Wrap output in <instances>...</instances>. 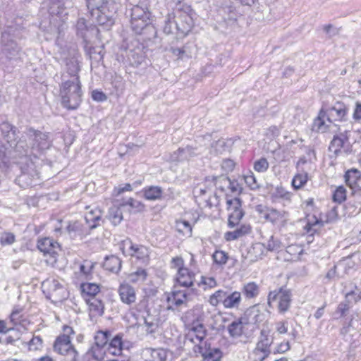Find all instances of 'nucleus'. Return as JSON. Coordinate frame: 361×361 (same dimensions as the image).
Listing matches in <instances>:
<instances>
[{"label":"nucleus","instance_id":"nucleus-1","mask_svg":"<svg viewBox=\"0 0 361 361\" xmlns=\"http://www.w3.org/2000/svg\"><path fill=\"white\" fill-rule=\"evenodd\" d=\"M0 130L4 140L16 156L23 159L19 163L20 174L16 178V183L20 188L37 185L39 179L37 161H39V155L50 147L49 135L33 127L26 126L20 137L18 128L8 121L1 124Z\"/></svg>","mask_w":361,"mask_h":361},{"label":"nucleus","instance_id":"nucleus-2","mask_svg":"<svg viewBox=\"0 0 361 361\" xmlns=\"http://www.w3.org/2000/svg\"><path fill=\"white\" fill-rule=\"evenodd\" d=\"M126 14L130 18L132 30L137 35H142L143 40L150 41L157 37V30L152 23L151 13L145 1L135 5L130 4Z\"/></svg>","mask_w":361,"mask_h":361},{"label":"nucleus","instance_id":"nucleus-3","mask_svg":"<svg viewBox=\"0 0 361 361\" xmlns=\"http://www.w3.org/2000/svg\"><path fill=\"white\" fill-rule=\"evenodd\" d=\"M67 75H62L63 82L60 88V96L62 106L68 109H76L82 101V92L78 77L72 80H66Z\"/></svg>","mask_w":361,"mask_h":361},{"label":"nucleus","instance_id":"nucleus-4","mask_svg":"<svg viewBox=\"0 0 361 361\" xmlns=\"http://www.w3.org/2000/svg\"><path fill=\"white\" fill-rule=\"evenodd\" d=\"M194 12L190 6H183L182 8L176 11L175 16V28L178 35L182 37L186 36L192 30L194 21Z\"/></svg>","mask_w":361,"mask_h":361},{"label":"nucleus","instance_id":"nucleus-5","mask_svg":"<svg viewBox=\"0 0 361 361\" xmlns=\"http://www.w3.org/2000/svg\"><path fill=\"white\" fill-rule=\"evenodd\" d=\"M277 301V309L280 314H285L290 307L292 302V292L290 289L282 286L278 290L270 291L267 297L269 307L273 308V302Z\"/></svg>","mask_w":361,"mask_h":361},{"label":"nucleus","instance_id":"nucleus-6","mask_svg":"<svg viewBox=\"0 0 361 361\" xmlns=\"http://www.w3.org/2000/svg\"><path fill=\"white\" fill-rule=\"evenodd\" d=\"M37 248L47 257V263L54 267L57 262L59 252L61 250L59 243L52 238H44L38 240Z\"/></svg>","mask_w":361,"mask_h":361},{"label":"nucleus","instance_id":"nucleus-7","mask_svg":"<svg viewBox=\"0 0 361 361\" xmlns=\"http://www.w3.org/2000/svg\"><path fill=\"white\" fill-rule=\"evenodd\" d=\"M1 50L6 58L11 61L20 60L22 48L13 39L10 33L4 32L1 35Z\"/></svg>","mask_w":361,"mask_h":361},{"label":"nucleus","instance_id":"nucleus-8","mask_svg":"<svg viewBox=\"0 0 361 361\" xmlns=\"http://www.w3.org/2000/svg\"><path fill=\"white\" fill-rule=\"evenodd\" d=\"M190 295V294L188 290H180L174 286L173 290L167 293L166 300L169 305L166 307V310L175 311L182 306L188 307Z\"/></svg>","mask_w":361,"mask_h":361},{"label":"nucleus","instance_id":"nucleus-9","mask_svg":"<svg viewBox=\"0 0 361 361\" xmlns=\"http://www.w3.org/2000/svg\"><path fill=\"white\" fill-rule=\"evenodd\" d=\"M329 150L336 157L342 154H349L352 152V145L349 141V133L345 131L335 135L330 142Z\"/></svg>","mask_w":361,"mask_h":361},{"label":"nucleus","instance_id":"nucleus-10","mask_svg":"<svg viewBox=\"0 0 361 361\" xmlns=\"http://www.w3.org/2000/svg\"><path fill=\"white\" fill-rule=\"evenodd\" d=\"M145 47L138 40H133L126 49V57L132 66H138L145 59Z\"/></svg>","mask_w":361,"mask_h":361},{"label":"nucleus","instance_id":"nucleus-11","mask_svg":"<svg viewBox=\"0 0 361 361\" xmlns=\"http://www.w3.org/2000/svg\"><path fill=\"white\" fill-rule=\"evenodd\" d=\"M92 18H94V22L99 25H105L106 27L113 25V20L106 13L107 0H92Z\"/></svg>","mask_w":361,"mask_h":361},{"label":"nucleus","instance_id":"nucleus-12","mask_svg":"<svg viewBox=\"0 0 361 361\" xmlns=\"http://www.w3.org/2000/svg\"><path fill=\"white\" fill-rule=\"evenodd\" d=\"M322 109L324 110L326 115V120L330 123L333 121H347L348 109L343 102H337L331 106L324 104Z\"/></svg>","mask_w":361,"mask_h":361},{"label":"nucleus","instance_id":"nucleus-13","mask_svg":"<svg viewBox=\"0 0 361 361\" xmlns=\"http://www.w3.org/2000/svg\"><path fill=\"white\" fill-rule=\"evenodd\" d=\"M264 331H261L262 338L257 343L256 348L249 355L250 361H264L271 353L270 345L271 341L268 336L264 335Z\"/></svg>","mask_w":361,"mask_h":361},{"label":"nucleus","instance_id":"nucleus-14","mask_svg":"<svg viewBox=\"0 0 361 361\" xmlns=\"http://www.w3.org/2000/svg\"><path fill=\"white\" fill-rule=\"evenodd\" d=\"M90 27L87 19L83 17L78 18L75 25L76 36L78 39H81L85 53L90 58Z\"/></svg>","mask_w":361,"mask_h":361},{"label":"nucleus","instance_id":"nucleus-15","mask_svg":"<svg viewBox=\"0 0 361 361\" xmlns=\"http://www.w3.org/2000/svg\"><path fill=\"white\" fill-rule=\"evenodd\" d=\"M118 293L121 301L128 305H131L136 301V293L135 288L128 283H121L118 287Z\"/></svg>","mask_w":361,"mask_h":361},{"label":"nucleus","instance_id":"nucleus-16","mask_svg":"<svg viewBox=\"0 0 361 361\" xmlns=\"http://www.w3.org/2000/svg\"><path fill=\"white\" fill-rule=\"evenodd\" d=\"M54 350L63 355L66 353L74 355V348L68 335H61L56 338L54 344Z\"/></svg>","mask_w":361,"mask_h":361},{"label":"nucleus","instance_id":"nucleus-17","mask_svg":"<svg viewBox=\"0 0 361 361\" xmlns=\"http://www.w3.org/2000/svg\"><path fill=\"white\" fill-rule=\"evenodd\" d=\"M176 281L180 286L191 288L194 286L195 274L188 268L181 269L177 271Z\"/></svg>","mask_w":361,"mask_h":361},{"label":"nucleus","instance_id":"nucleus-18","mask_svg":"<svg viewBox=\"0 0 361 361\" xmlns=\"http://www.w3.org/2000/svg\"><path fill=\"white\" fill-rule=\"evenodd\" d=\"M206 329L204 326L199 323L198 321H194L192 324V327L186 334V339L189 340L193 343H196L195 341L193 340V336H195V338L198 343H201L206 336Z\"/></svg>","mask_w":361,"mask_h":361},{"label":"nucleus","instance_id":"nucleus-19","mask_svg":"<svg viewBox=\"0 0 361 361\" xmlns=\"http://www.w3.org/2000/svg\"><path fill=\"white\" fill-rule=\"evenodd\" d=\"M142 356L145 361H166L167 352L163 348H145L142 352Z\"/></svg>","mask_w":361,"mask_h":361},{"label":"nucleus","instance_id":"nucleus-20","mask_svg":"<svg viewBox=\"0 0 361 361\" xmlns=\"http://www.w3.org/2000/svg\"><path fill=\"white\" fill-rule=\"evenodd\" d=\"M125 243H128L130 244L129 255L135 257L137 259L142 260L143 262H145L149 259V252L147 247L141 245L133 244L130 240H126Z\"/></svg>","mask_w":361,"mask_h":361},{"label":"nucleus","instance_id":"nucleus-21","mask_svg":"<svg viewBox=\"0 0 361 361\" xmlns=\"http://www.w3.org/2000/svg\"><path fill=\"white\" fill-rule=\"evenodd\" d=\"M49 13L50 15L59 17L68 15L66 10L68 6L67 4H70V3L67 0H49Z\"/></svg>","mask_w":361,"mask_h":361},{"label":"nucleus","instance_id":"nucleus-22","mask_svg":"<svg viewBox=\"0 0 361 361\" xmlns=\"http://www.w3.org/2000/svg\"><path fill=\"white\" fill-rule=\"evenodd\" d=\"M197 148L187 146L185 148H179L173 155V159L178 161L189 160L197 155Z\"/></svg>","mask_w":361,"mask_h":361},{"label":"nucleus","instance_id":"nucleus-23","mask_svg":"<svg viewBox=\"0 0 361 361\" xmlns=\"http://www.w3.org/2000/svg\"><path fill=\"white\" fill-rule=\"evenodd\" d=\"M326 115L324 110L322 108L319 110L318 116L314 119L312 130L317 133H325L329 130V125L325 122Z\"/></svg>","mask_w":361,"mask_h":361},{"label":"nucleus","instance_id":"nucleus-24","mask_svg":"<svg viewBox=\"0 0 361 361\" xmlns=\"http://www.w3.org/2000/svg\"><path fill=\"white\" fill-rule=\"evenodd\" d=\"M245 316L247 317V322L254 324H259L262 322L264 319L265 315L262 312L257 305H254L249 308L245 312Z\"/></svg>","mask_w":361,"mask_h":361},{"label":"nucleus","instance_id":"nucleus-25","mask_svg":"<svg viewBox=\"0 0 361 361\" xmlns=\"http://www.w3.org/2000/svg\"><path fill=\"white\" fill-rule=\"evenodd\" d=\"M251 232V226L247 224H243L233 231H227L224 233V239L226 241L237 240Z\"/></svg>","mask_w":361,"mask_h":361},{"label":"nucleus","instance_id":"nucleus-26","mask_svg":"<svg viewBox=\"0 0 361 361\" xmlns=\"http://www.w3.org/2000/svg\"><path fill=\"white\" fill-rule=\"evenodd\" d=\"M121 260L117 256H106L103 267L112 273L117 274L121 269Z\"/></svg>","mask_w":361,"mask_h":361},{"label":"nucleus","instance_id":"nucleus-27","mask_svg":"<svg viewBox=\"0 0 361 361\" xmlns=\"http://www.w3.org/2000/svg\"><path fill=\"white\" fill-rule=\"evenodd\" d=\"M346 184L352 188L360 187L361 182V172L356 169L348 170L344 176Z\"/></svg>","mask_w":361,"mask_h":361},{"label":"nucleus","instance_id":"nucleus-28","mask_svg":"<svg viewBox=\"0 0 361 361\" xmlns=\"http://www.w3.org/2000/svg\"><path fill=\"white\" fill-rule=\"evenodd\" d=\"M243 324H246V322H243V318H240L228 324L227 329L230 336L233 338L240 337L243 332Z\"/></svg>","mask_w":361,"mask_h":361},{"label":"nucleus","instance_id":"nucleus-29","mask_svg":"<svg viewBox=\"0 0 361 361\" xmlns=\"http://www.w3.org/2000/svg\"><path fill=\"white\" fill-rule=\"evenodd\" d=\"M142 192L145 199L148 200H156L161 197L163 190L159 186H149L145 188Z\"/></svg>","mask_w":361,"mask_h":361},{"label":"nucleus","instance_id":"nucleus-30","mask_svg":"<svg viewBox=\"0 0 361 361\" xmlns=\"http://www.w3.org/2000/svg\"><path fill=\"white\" fill-rule=\"evenodd\" d=\"M107 349L112 355H120L123 349L122 336L121 334L116 335L109 343Z\"/></svg>","mask_w":361,"mask_h":361},{"label":"nucleus","instance_id":"nucleus-31","mask_svg":"<svg viewBox=\"0 0 361 361\" xmlns=\"http://www.w3.org/2000/svg\"><path fill=\"white\" fill-rule=\"evenodd\" d=\"M241 301V293L238 291L228 292L224 307L225 308L238 307Z\"/></svg>","mask_w":361,"mask_h":361},{"label":"nucleus","instance_id":"nucleus-32","mask_svg":"<svg viewBox=\"0 0 361 361\" xmlns=\"http://www.w3.org/2000/svg\"><path fill=\"white\" fill-rule=\"evenodd\" d=\"M66 70L68 75H70L72 80L74 77H78L77 73L79 71L78 61L76 58L72 57L66 59Z\"/></svg>","mask_w":361,"mask_h":361},{"label":"nucleus","instance_id":"nucleus-33","mask_svg":"<svg viewBox=\"0 0 361 361\" xmlns=\"http://www.w3.org/2000/svg\"><path fill=\"white\" fill-rule=\"evenodd\" d=\"M308 180V173L303 170L295 174L292 180L291 184L295 190L302 188Z\"/></svg>","mask_w":361,"mask_h":361},{"label":"nucleus","instance_id":"nucleus-34","mask_svg":"<svg viewBox=\"0 0 361 361\" xmlns=\"http://www.w3.org/2000/svg\"><path fill=\"white\" fill-rule=\"evenodd\" d=\"M242 291L246 298H255L259 293V287L255 282H249L243 286Z\"/></svg>","mask_w":361,"mask_h":361},{"label":"nucleus","instance_id":"nucleus-35","mask_svg":"<svg viewBox=\"0 0 361 361\" xmlns=\"http://www.w3.org/2000/svg\"><path fill=\"white\" fill-rule=\"evenodd\" d=\"M228 291L224 290H218L214 294H212L209 300V303L216 307L219 304L221 303L224 305Z\"/></svg>","mask_w":361,"mask_h":361},{"label":"nucleus","instance_id":"nucleus-36","mask_svg":"<svg viewBox=\"0 0 361 361\" xmlns=\"http://www.w3.org/2000/svg\"><path fill=\"white\" fill-rule=\"evenodd\" d=\"M110 334L109 331H98L95 334L94 339V345L98 348H102L104 347L109 341Z\"/></svg>","mask_w":361,"mask_h":361},{"label":"nucleus","instance_id":"nucleus-37","mask_svg":"<svg viewBox=\"0 0 361 361\" xmlns=\"http://www.w3.org/2000/svg\"><path fill=\"white\" fill-rule=\"evenodd\" d=\"M122 207H114L110 208L109 212V217L111 223L116 226L123 220V214L121 212Z\"/></svg>","mask_w":361,"mask_h":361},{"label":"nucleus","instance_id":"nucleus-38","mask_svg":"<svg viewBox=\"0 0 361 361\" xmlns=\"http://www.w3.org/2000/svg\"><path fill=\"white\" fill-rule=\"evenodd\" d=\"M147 276V273L145 269L139 268L137 271L131 273L128 276L130 282L136 283L140 282H144Z\"/></svg>","mask_w":361,"mask_h":361},{"label":"nucleus","instance_id":"nucleus-39","mask_svg":"<svg viewBox=\"0 0 361 361\" xmlns=\"http://www.w3.org/2000/svg\"><path fill=\"white\" fill-rule=\"evenodd\" d=\"M244 215L245 212L243 210H236L235 212H231L228 216V226L232 228L238 226Z\"/></svg>","mask_w":361,"mask_h":361},{"label":"nucleus","instance_id":"nucleus-40","mask_svg":"<svg viewBox=\"0 0 361 361\" xmlns=\"http://www.w3.org/2000/svg\"><path fill=\"white\" fill-rule=\"evenodd\" d=\"M121 207L130 206L131 209H134L135 212H140L144 210L145 205L141 202L129 197L127 200H123V202L119 204Z\"/></svg>","mask_w":361,"mask_h":361},{"label":"nucleus","instance_id":"nucleus-41","mask_svg":"<svg viewBox=\"0 0 361 361\" xmlns=\"http://www.w3.org/2000/svg\"><path fill=\"white\" fill-rule=\"evenodd\" d=\"M283 217V215L281 212L273 208H269L268 212H265V214L264 216V218L267 221L271 222L273 224H276Z\"/></svg>","mask_w":361,"mask_h":361},{"label":"nucleus","instance_id":"nucleus-42","mask_svg":"<svg viewBox=\"0 0 361 361\" xmlns=\"http://www.w3.org/2000/svg\"><path fill=\"white\" fill-rule=\"evenodd\" d=\"M222 353L219 348H212L207 350L204 354V361H219Z\"/></svg>","mask_w":361,"mask_h":361},{"label":"nucleus","instance_id":"nucleus-43","mask_svg":"<svg viewBox=\"0 0 361 361\" xmlns=\"http://www.w3.org/2000/svg\"><path fill=\"white\" fill-rule=\"evenodd\" d=\"M80 293L82 298L88 305L89 315L90 316V283L80 284Z\"/></svg>","mask_w":361,"mask_h":361},{"label":"nucleus","instance_id":"nucleus-44","mask_svg":"<svg viewBox=\"0 0 361 361\" xmlns=\"http://www.w3.org/2000/svg\"><path fill=\"white\" fill-rule=\"evenodd\" d=\"M243 179L245 184L250 190H255L260 188L259 184L257 183V179L252 171H249L246 175H244Z\"/></svg>","mask_w":361,"mask_h":361},{"label":"nucleus","instance_id":"nucleus-45","mask_svg":"<svg viewBox=\"0 0 361 361\" xmlns=\"http://www.w3.org/2000/svg\"><path fill=\"white\" fill-rule=\"evenodd\" d=\"M332 200L334 202L338 204L342 203L346 200V190L343 186H338L334 190Z\"/></svg>","mask_w":361,"mask_h":361},{"label":"nucleus","instance_id":"nucleus-46","mask_svg":"<svg viewBox=\"0 0 361 361\" xmlns=\"http://www.w3.org/2000/svg\"><path fill=\"white\" fill-rule=\"evenodd\" d=\"M177 231L183 234L192 235V226L190 224L185 220L176 221Z\"/></svg>","mask_w":361,"mask_h":361},{"label":"nucleus","instance_id":"nucleus-47","mask_svg":"<svg viewBox=\"0 0 361 361\" xmlns=\"http://www.w3.org/2000/svg\"><path fill=\"white\" fill-rule=\"evenodd\" d=\"M175 25V16L174 14H169L166 19L164 21V25L163 27V32L169 35L173 33V25Z\"/></svg>","mask_w":361,"mask_h":361},{"label":"nucleus","instance_id":"nucleus-48","mask_svg":"<svg viewBox=\"0 0 361 361\" xmlns=\"http://www.w3.org/2000/svg\"><path fill=\"white\" fill-rule=\"evenodd\" d=\"M221 180H224V185H226L227 188H229L232 192L240 193L241 192L242 188L237 180H231L229 178H221Z\"/></svg>","mask_w":361,"mask_h":361},{"label":"nucleus","instance_id":"nucleus-49","mask_svg":"<svg viewBox=\"0 0 361 361\" xmlns=\"http://www.w3.org/2000/svg\"><path fill=\"white\" fill-rule=\"evenodd\" d=\"M43 341L39 336H33L32 338L27 343L29 350H39L42 348Z\"/></svg>","mask_w":361,"mask_h":361},{"label":"nucleus","instance_id":"nucleus-50","mask_svg":"<svg viewBox=\"0 0 361 361\" xmlns=\"http://www.w3.org/2000/svg\"><path fill=\"white\" fill-rule=\"evenodd\" d=\"M359 259L360 254L359 253H353L351 255H349L346 258L343 259V262L345 263V272L348 274L350 269H355V262L352 260V259Z\"/></svg>","mask_w":361,"mask_h":361},{"label":"nucleus","instance_id":"nucleus-51","mask_svg":"<svg viewBox=\"0 0 361 361\" xmlns=\"http://www.w3.org/2000/svg\"><path fill=\"white\" fill-rule=\"evenodd\" d=\"M212 258L215 263L219 265H223L227 262L228 257L226 252L217 250L213 254Z\"/></svg>","mask_w":361,"mask_h":361},{"label":"nucleus","instance_id":"nucleus-52","mask_svg":"<svg viewBox=\"0 0 361 361\" xmlns=\"http://www.w3.org/2000/svg\"><path fill=\"white\" fill-rule=\"evenodd\" d=\"M92 310L94 312V315L101 317L104 312V305L102 300L94 299L92 300Z\"/></svg>","mask_w":361,"mask_h":361},{"label":"nucleus","instance_id":"nucleus-53","mask_svg":"<svg viewBox=\"0 0 361 361\" xmlns=\"http://www.w3.org/2000/svg\"><path fill=\"white\" fill-rule=\"evenodd\" d=\"M269 162L266 158H260L254 163V169L259 173H264L269 169Z\"/></svg>","mask_w":361,"mask_h":361},{"label":"nucleus","instance_id":"nucleus-54","mask_svg":"<svg viewBox=\"0 0 361 361\" xmlns=\"http://www.w3.org/2000/svg\"><path fill=\"white\" fill-rule=\"evenodd\" d=\"M226 204L228 210L235 212L236 210H243L241 209L242 201L240 198L234 197L233 199H227Z\"/></svg>","mask_w":361,"mask_h":361},{"label":"nucleus","instance_id":"nucleus-55","mask_svg":"<svg viewBox=\"0 0 361 361\" xmlns=\"http://www.w3.org/2000/svg\"><path fill=\"white\" fill-rule=\"evenodd\" d=\"M280 240L275 238L273 235L268 240L266 247L269 251H279L281 248Z\"/></svg>","mask_w":361,"mask_h":361},{"label":"nucleus","instance_id":"nucleus-56","mask_svg":"<svg viewBox=\"0 0 361 361\" xmlns=\"http://www.w3.org/2000/svg\"><path fill=\"white\" fill-rule=\"evenodd\" d=\"M67 232L71 235L73 233H78V234H82V224L78 221L73 223H69L66 226Z\"/></svg>","mask_w":361,"mask_h":361},{"label":"nucleus","instance_id":"nucleus-57","mask_svg":"<svg viewBox=\"0 0 361 361\" xmlns=\"http://www.w3.org/2000/svg\"><path fill=\"white\" fill-rule=\"evenodd\" d=\"M350 308L349 301L345 300L338 304L335 314H339V317H343L346 315Z\"/></svg>","mask_w":361,"mask_h":361},{"label":"nucleus","instance_id":"nucleus-58","mask_svg":"<svg viewBox=\"0 0 361 361\" xmlns=\"http://www.w3.org/2000/svg\"><path fill=\"white\" fill-rule=\"evenodd\" d=\"M16 240L15 235L12 233H4L1 237V244L2 245H9L13 244Z\"/></svg>","mask_w":361,"mask_h":361},{"label":"nucleus","instance_id":"nucleus-59","mask_svg":"<svg viewBox=\"0 0 361 361\" xmlns=\"http://www.w3.org/2000/svg\"><path fill=\"white\" fill-rule=\"evenodd\" d=\"M171 268L178 269V271L180 270L181 269L186 268L184 267L183 259L180 256H177V257L172 258L171 262Z\"/></svg>","mask_w":361,"mask_h":361},{"label":"nucleus","instance_id":"nucleus-60","mask_svg":"<svg viewBox=\"0 0 361 361\" xmlns=\"http://www.w3.org/2000/svg\"><path fill=\"white\" fill-rule=\"evenodd\" d=\"M221 178H228V176H226L224 175H221L219 176H213L212 180L214 183L215 186L216 188L219 189L221 191H224L225 189L227 188L226 185H224V180H221Z\"/></svg>","mask_w":361,"mask_h":361},{"label":"nucleus","instance_id":"nucleus-61","mask_svg":"<svg viewBox=\"0 0 361 361\" xmlns=\"http://www.w3.org/2000/svg\"><path fill=\"white\" fill-rule=\"evenodd\" d=\"M273 197L276 198L288 199L290 194L286 192L282 187H277L275 192L272 194Z\"/></svg>","mask_w":361,"mask_h":361},{"label":"nucleus","instance_id":"nucleus-62","mask_svg":"<svg viewBox=\"0 0 361 361\" xmlns=\"http://www.w3.org/2000/svg\"><path fill=\"white\" fill-rule=\"evenodd\" d=\"M200 283L205 285L208 286L209 288H213L216 286V281L214 278L213 277H204L202 276V280L200 283H198V286L200 285Z\"/></svg>","mask_w":361,"mask_h":361},{"label":"nucleus","instance_id":"nucleus-63","mask_svg":"<svg viewBox=\"0 0 361 361\" xmlns=\"http://www.w3.org/2000/svg\"><path fill=\"white\" fill-rule=\"evenodd\" d=\"M92 99L97 102H104L106 100V95L102 91L94 90L92 92Z\"/></svg>","mask_w":361,"mask_h":361},{"label":"nucleus","instance_id":"nucleus-64","mask_svg":"<svg viewBox=\"0 0 361 361\" xmlns=\"http://www.w3.org/2000/svg\"><path fill=\"white\" fill-rule=\"evenodd\" d=\"M324 31L330 37L335 36L338 33V30L336 27H334L331 24L324 25Z\"/></svg>","mask_w":361,"mask_h":361}]
</instances>
